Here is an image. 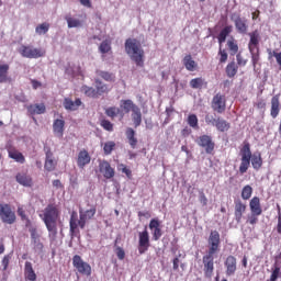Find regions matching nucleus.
I'll return each instance as SVG.
<instances>
[{
	"mask_svg": "<svg viewBox=\"0 0 281 281\" xmlns=\"http://www.w3.org/2000/svg\"><path fill=\"white\" fill-rule=\"evenodd\" d=\"M239 155L241 157V162L239 165L240 175H245V172L249 170V166H252L254 170H260V168H262V154H251V145L248 142L244 143Z\"/></svg>",
	"mask_w": 281,
	"mask_h": 281,
	"instance_id": "nucleus-1",
	"label": "nucleus"
},
{
	"mask_svg": "<svg viewBox=\"0 0 281 281\" xmlns=\"http://www.w3.org/2000/svg\"><path fill=\"white\" fill-rule=\"evenodd\" d=\"M95 206H92L90 210H87L86 212H82V210H80L79 220L78 213L76 211L71 212L69 220V234L71 238H78V236H80V229H85V227H87V221H91V218L95 216Z\"/></svg>",
	"mask_w": 281,
	"mask_h": 281,
	"instance_id": "nucleus-2",
	"label": "nucleus"
},
{
	"mask_svg": "<svg viewBox=\"0 0 281 281\" xmlns=\"http://www.w3.org/2000/svg\"><path fill=\"white\" fill-rule=\"evenodd\" d=\"M40 218L46 225L50 238L58 236V221L60 220V210L56 204H48L40 214Z\"/></svg>",
	"mask_w": 281,
	"mask_h": 281,
	"instance_id": "nucleus-3",
	"label": "nucleus"
},
{
	"mask_svg": "<svg viewBox=\"0 0 281 281\" xmlns=\"http://www.w3.org/2000/svg\"><path fill=\"white\" fill-rule=\"evenodd\" d=\"M125 52L137 67H144L145 53L139 40L127 38L125 41Z\"/></svg>",
	"mask_w": 281,
	"mask_h": 281,
	"instance_id": "nucleus-4",
	"label": "nucleus"
},
{
	"mask_svg": "<svg viewBox=\"0 0 281 281\" xmlns=\"http://www.w3.org/2000/svg\"><path fill=\"white\" fill-rule=\"evenodd\" d=\"M0 221L4 225H14L16 223V213L12 210V206L8 203H0Z\"/></svg>",
	"mask_w": 281,
	"mask_h": 281,
	"instance_id": "nucleus-5",
	"label": "nucleus"
},
{
	"mask_svg": "<svg viewBox=\"0 0 281 281\" xmlns=\"http://www.w3.org/2000/svg\"><path fill=\"white\" fill-rule=\"evenodd\" d=\"M72 267L78 271V273H80V276H86L87 278L91 277V265L82 260L80 255H75L72 257Z\"/></svg>",
	"mask_w": 281,
	"mask_h": 281,
	"instance_id": "nucleus-6",
	"label": "nucleus"
},
{
	"mask_svg": "<svg viewBox=\"0 0 281 281\" xmlns=\"http://www.w3.org/2000/svg\"><path fill=\"white\" fill-rule=\"evenodd\" d=\"M221 251V233L218 231H211L207 238V251L209 254H218Z\"/></svg>",
	"mask_w": 281,
	"mask_h": 281,
	"instance_id": "nucleus-7",
	"label": "nucleus"
},
{
	"mask_svg": "<svg viewBox=\"0 0 281 281\" xmlns=\"http://www.w3.org/2000/svg\"><path fill=\"white\" fill-rule=\"evenodd\" d=\"M211 109L215 113L223 114L227 109V98L225 94L216 93L211 101Z\"/></svg>",
	"mask_w": 281,
	"mask_h": 281,
	"instance_id": "nucleus-8",
	"label": "nucleus"
},
{
	"mask_svg": "<svg viewBox=\"0 0 281 281\" xmlns=\"http://www.w3.org/2000/svg\"><path fill=\"white\" fill-rule=\"evenodd\" d=\"M216 254L214 252H206L202 257V263H203V272L205 278H212L214 276V257Z\"/></svg>",
	"mask_w": 281,
	"mask_h": 281,
	"instance_id": "nucleus-9",
	"label": "nucleus"
},
{
	"mask_svg": "<svg viewBox=\"0 0 281 281\" xmlns=\"http://www.w3.org/2000/svg\"><path fill=\"white\" fill-rule=\"evenodd\" d=\"M19 53L23 58H43V56H45V49L34 48L26 45H22Z\"/></svg>",
	"mask_w": 281,
	"mask_h": 281,
	"instance_id": "nucleus-10",
	"label": "nucleus"
},
{
	"mask_svg": "<svg viewBox=\"0 0 281 281\" xmlns=\"http://www.w3.org/2000/svg\"><path fill=\"white\" fill-rule=\"evenodd\" d=\"M196 144H198V146H200V148H204L206 155H212V153H214V148L216 146L214 140H212V136H210L207 134H204V135H201L200 137H198Z\"/></svg>",
	"mask_w": 281,
	"mask_h": 281,
	"instance_id": "nucleus-11",
	"label": "nucleus"
},
{
	"mask_svg": "<svg viewBox=\"0 0 281 281\" xmlns=\"http://www.w3.org/2000/svg\"><path fill=\"white\" fill-rule=\"evenodd\" d=\"M138 254H146L148 247H150V237L148 231L145 229L138 234Z\"/></svg>",
	"mask_w": 281,
	"mask_h": 281,
	"instance_id": "nucleus-12",
	"label": "nucleus"
},
{
	"mask_svg": "<svg viewBox=\"0 0 281 281\" xmlns=\"http://www.w3.org/2000/svg\"><path fill=\"white\" fill-rule=\"evenodd\" d=\"M45 150V164L44 168L47 170V172H54L56 170V160H54V153H52V148L49 147H44Z\"/></svg>",
	"mask_w": 281,
	"mask_h": 281,
	"instance_id": "nucleus-13",
	"label": "nucleus"
},
{
	"mask_svg": "<svg viewBox=\"0 0 281 281\" xmlns=\"http://www.w3.org/2000/svg\"><path fill=\"white\" fill-rule=\"evenodd\" d=\"M91 164V155H89V151L87 149H81L77 155V166L81 170H85L86 166H89Z\"/></svg>",
	"mask_w": 281,
	"mask_h": 281,
	"instance_id": "nucleus-14",
	"label": "nucleus"
},
{
	"mask_svg": "<svg viewBox=\"0 0 281 281\" xmlns=\"http://www.w3.org/2000/svg\"><path fill=\"white\" fill-rule=\"evenodd\" d=\"M249 36V43H248V49L249 52L259 50L260 49V33L258 30H255L250 33H248Z\"/></svg>",
	"mask_w": 281,
	"mask_h": 281,
	"instance_id": "nucleus-15",
	"label": "nucleus"
},
{
	"mask_svg": "<svg viewBox=\"0 0 281 281\" xmlns=\"http://www.w3.org/2000/svg\"><path fill=\"white\" fill-rule=\"evenodd\" d=\"M224 267L226 269V276L229 278L232 276H234L236 273L237 270V261H236V257L229 255L228 257H226L225 261H224Z\"/></svg>",
	"mask_w": 281,
	"mask_h": 281,
	"instance_id": "nucleus-16",
	"label": "nucleus"
},
{
	"mask_svg": "<svg viewBox=\"0 0 281 281\" xmlns=\"http://www.w3.org/2000/svg\"><path fill=\"white\" fill-rule=\"evenodd\" d=\"M99 170L103 175L104 179H113V177H115V169L111 167V164L106 160L99 164Z\"/></svg>",
	"mask_w": 281,
	"mask_h": 281,
	"instance_id": "nucleus-17",
	"label": "nucleus"
},
{
	"mask_svg": "<svg viewBox=\"0 0 281 281\" xmlns=\"http://www.w3.org/2000/svg\"><path fill=\"white\" fill-rule=\"evenodd\" d=\"M15 180L20 183V186H23L24 188H32L34 186V180L27 172L22 171L16 173Z\"/></svg>",
	"mask_w": 281,
	"mask_h": 281,
	"instance_id": "nucleus-18",
	"label": "nucleus"
},
{
	"mask_svg": "<svg viewBox=\"0 0 281 281\" xmlns=\"http://www.w3.org/2000/svg\"><path fill=\"white\" fill-rule=\"evenodd\" d=\"M53 133L55 137H58V139H63L65 135V120L56 119L53 122Z\"/></svg>",
	"mask_w": 281,
	"mask_h": 281,
	"instance_id": "nucleus-19",
	"label": "nucleus"
},
{
	"mask_svg": "<svg viewBox=\"0 0 281 281\" xmlns=\"http://www.w3.org/2000/svg\"><path fill=\"white\" fill-rule=\"evenodd\" d=\"M247 212V204L243 203L240 200L235 201V221L236 223H240L243 221V214Z\"/></svg>",
	"mask_w": 281,
	"mask_h": 281,
	"instance_id": "nucleus-20",
	"label": "nucleus"
},
{
	"mask_svg": "<svg viewBox=\"0 0 281 281\" xmlns=\"http://www.w3.org/2000/svg\"><path fill=\"white\" fill-rule=\"evenodd\" d=\"M281 104H280V94H276L271 98V109L270 115L273 120L280 115Z\"/></svg>",
	"mask_w": 281,
	"mask_h": 281,
	"instance_id": "nucleus-21",
	"label": "nucleus"
},
{
	"mask_svg": "<svg viewBox=\"0 0 281 281\" xmlns=\"http://www.w3.org/2000/svg\"><path fill=\"white\" fill-rule=\"evenodd\" d=\"M249 207H250L251 214L262 215V205L260 204V198L254 196L249 201Z\"/></svg>",
	"mask_w": 281,
	"mask_h": 281,
	"instance_id": "nucleus-22",
	"label": "nucleus"
},
{
	"mask_svg": "<svg viewBox=\"0 0 281 281\" xmlns=\"http://www.w3.org/2000/svg\"><path fill=\"white\" fill-rule=\"evenodd\" d=\"M235 27L239 34H247L248 25L247 20L245 18H240V15H237L234 20Z\"/></svg>",
	"mask_w": 281,
	"mask_h": 281,
	"instance_id": "nucleus-23",
	"label": "nucleus"
},
{
	"mask_svg": "<svg viewBox=\"0 0 281 281\" xmlns=\"http://www.w3.org/2000/svg\"><path fill=\"white\" fill-rule=\"evenodd\" d=\"M63 104L66 111H78V108L82 104V101L80 99H76L74 101L69 98H65Z\"/></svg>",
	"mask_w": 281,
	"mask_h": 281,
	"instance_id": "nucleus-24",
	"label": "nucleus"
},
{
	"mask_svg": "<svg viewBox=\"0 0 281 281\" xmlns=\"http://www.w3.org/2000/svg\"><path fill=\"white\" fill-rule=\"evenodd\" d=\"M105 115L112 120L119 115L120 120H124V110L116 106H110L105 109Z\"/></svg>",
	"mask_w": 281,
	"mask_h": 281,
	"instance_id": "nucleus-25",
	"label": "nucleus"
},
{
	"mask_svg": "<svg viewBox=\"0 0 281 281\" xmlns=\"http://www.w3.org/2000/svg\"><path fill=\"white\" fill-rule=\"evenodd\" d=\"M216 131L218 133H227L232 128V124L227 122L225 119L218 116L217 117V123L215 124Z\"/></svg>",
	"mask_w": 281,
	"mask_h": 281,
	"instance_id": "nucleus-26",
	"label": "nucleus"
},
{
	"mask_svg": "<svg viewBox=\"0 0 281 281\" xmlns=\"http://www.w3.org/2000/svg\"><path fill=\"white\" fill-rule=\"evenodd\" d=\"M24 276L25 279L29 281H36V272L34 271L32 262L30 261H26L24 265Z\"/></svg>",
	"mask_w": 281,
	"mask_h": 281,
	"instance_id": "nucleus-27",
	"label": "nucleus"
},
{
	"mask_svg": "<svg viewBox=\"0 0 281 281\" xmlns=\"http://www.w3.org/2000/svg\"><path fill=\"white\" fill-rule=\"evenodd\" d=\"M27 111L31 115H43L45 113L46 108L45 104H31L27 106Z\"/></svg>",
	"mask_w": 281,
	"mask_h": 281,
	"instance_id": "nucleus-28",
	"label": "nucleus"
},
{
	"mask_svg": "<svg viewBox=\"0 0 281 281\" xmlns=\"http://www.w3.org/2000/svg\"><path fill=\"white\" fill-rule=\"evenodd\" d=\"M121 109H123L125 113H131V111L133 113L135 109H139V106L133 103V100L127 99V100H121Z\"/></svg>",
	"mask_w": 281,
	"mask_h": 281,
	"instance_id": "nucleus-29",
	"label": "nucleus"
},
{
	"mask_svg": "<svg viewBox=\"0 0 281 281\" xmlns=\"http://www.w3.org/2000/svg\"><path fill=\"white\" fill-rule=\"evenodd\" d=\"M125 135L127 137L131 148H137V137H135V130H133L132 127H127L125 131Z\"/></svg>",
	"mask_w": 281,
	"mask_h": 281,
	"instance_id": "nucleus-30",
	"label": "nucleus"
},
{
	"mask_svg": "<svg viewBox=\"0 0 281 281\" xmlns=\"http://www.w3.org/2000/svg\"><path fill=\"white\" fill-rule=\"evenodd\" d=\"M10 159H14L18 164H23L25 161V156L14 148L8 149Z\"/></svg>",
	"mask_w": 281,
	"mask_h": 281,
	"instance_id": "nucleus-31",
	"label": "nucleus"
},
{
	"mask_svg": "<svg viewBox=\"0 0 281 281\" xmlns=\"http://www.w3.org/2000/svg\"><path fill=\"white\" fill-rule=\"evenodd\" d=\"M225 72L227 78H234L236 74H238V65L236 64V61L233 60L228 63L225 68Z\"/></svg>",
	"mask_w": 281,
	"mask_h": 281,
	"instance_id": "nucleus-32",
	"label": "nucleus"
},
{
	"mask_svg": "<svg viewBox=\"0 0 281 281\" xmlns=\"http://www.w3.org/2000/svg\"><path fill=\"white\" fill-rule=\"evenodd\" d=\"M232 30H234V27L232 25H227L220 32V34L217 36L220 45H223V43H225V41H227V36H229V34H232Z\"/></svg>",
	"mask_w": 281,
	"mask_h": 281,
	"instance_id": "nucleus-33",
	"label": "nucleus"
},
{
	"mask_svg": "<svg viewBox=\"0 0 281 281\" xmlns=\"http://www.w3.org/2000/svg\"><path fill=\"white\" fill-rule=\"evenodd\" d=\"M182 63L187 71H194L196 69V61L192 59V55H186Z\"/></svg>",
	"mask_w": 281,
	"mask_h": 281,
	"instance_id": "nucleus-34",
	"label": "nucleus"
},
{
	"mask_svg": "<svg viewBox=\"0 0 281 281\" xmlns=\"http://www.w3.org/2000/svg\"><path fill=\"white\" fill-rule=\"evenodd\" d=\"M10 71V65L8 64H0V85L3 82H8V74Z\"/></svg>",
	"mask_w": 281,
	"mask_h": 281,
	"instance_id": "nucleus-35",
	"label": "nucleus"
},
{
	"mask_svg": "<svg viewBox=\"0 0 281 281\" xmlns=\"http://www.w3.org/2000/svg\"><path fill=\"white\" fill-rule=\"evenodd\" d=\"M95 89H97V94L99 95H104V93H106L109 90V86L104 82H102V80L100 79H95Z\"/></svg>",
	"mask_w": 281,
	"mask_h": 281,
	"instance_id": "nucleus-36",
	"label": "nucleus"
},
{
	"mask_svg": "<svg viewBox=\"0 0 281 281\" xmlns=\"http://www.w3.org/2000/svg\"><path fill=\"white\" fill-rule=\"evenodd\" d=\"M65 21H67V25L69 29L72 27H82V20L72 18L71 15H66Z\"/></svg>",
	"mask_w": 281,
	"mask_h": 281,
	"instance_id": "nucleus-37",
	"label": "nucleus"
},
{
	"mask_svg": "<svg viewBox=\"0 0 281 281\" xmlns=\"http://www.w3.org/2000/svg\"><path fill=\"white\" fill-rule=\"evenodd\" d=\"M97 76L105 80V82H115V75L113 72L97 70Z\"/></svg>",
	"mask_w": 281,
	"mask_h": 281,
	"instance_id": "nucleus-38",
	"label": "nucleus"
},
{
	"mask_svg": "<svg viewBox=\"0 0 281 281\" xmlns=\"http://www.w3.org/2000/svg\"><path fill=\"white\" fill-rule=\"evenodd\" d=\"M132 120L134 122L135 128L142 125V110H139V108H135L134 112L132 113Z\"/></svg>",
	"mask_w": 281,
	"mask_h": 281,
	"instance_id": "nucleus-39",
	"label": "nucleus"
},
{
	"mask_svg": "<svg viewBox=\"0 0 281 281\" xmlns=\"http://www.w3.org/2000/svg\"><path fill=\"white\" fill-rule=\"evenodd\" d=\"M254 194V188H251V186L246 184L243 189H241V199L244 201H249L251 199V195Z\"/></svg>",
	"mask_w": 281,
	"mask_h": 281,
	"instance_id": "nucleus-40",
	"label": "nucleus"
},
{
	"mask_svg": "<svg viewBox=\"0 0 281 281\" xmlns=\"http://www.w3.org/2000/svg\"><path fill=\"white\" fill-rule=\"evenodd\" d=\"M81 91L87 95L88 98H99L98 91L93 87L83 86L81 88Z\"/></svg>",
	"mask_w": 281,
	"mask_h": 281,
	"instance_id": "nucleus-41",
	"label": "nucleus"
},
{
	"mask_svg": "<svg viewBox=\"0 0 281 281\" xmlns=\"http://www.w3.org/2000/svg\"><path fill=\"white\" fill-rule=\"evenodd\" d=\"M187 122L191 128L199 131V117H196V114H190L187 119Z\"/></svg>",
	"mask_w": 281,
	"mask_h": 281,
	"instance_id": "nucleus-42",
	"label": "nucleus"
},
{
	"mask_svg": "<svg viewBox=\"0 0 281 281\" xmlns=\"http://www.w3.org/2000/svg\"><path fill=\"white\" fill-rule=\"evenodd\" d=\"M203 85H205V80L201 77L190 80L191 89H202Z\"/></svg>",
	"mask_w": 281,
	"mask_h": 281,
	"instance_id": "nucleus-43",
	"label": "nucleus"
},
{
	"mask_svg": "<svg viewBox=\"0 0 281 281\" xmlns=\"http://www.w3.org/2000/svg\"><path fill=\"white\" fill-rule=\"evenodd\" d=\"M227 47L231 52V56H236V54H238V44L234 38L227 41Z\"/></svg>",
	"mask_w": 281,
	"mask_h": 281,
	"instance_id": "nucleus-44",
	"label": "nucleus"
},
{
	"mask_svg": "<svg viewBox=\"0 0 281 281\" xmlns=\"http://www.w3.org/2000/svg\"><path fill=\"white\" fill-rule=\"evenodd\" d=\"M18 216H20L21 221H26V227L32 225L30 217H27V214H25V207L18 206Z\"/></svg>",
	"mask_w": 281,
	"mask_h": 281,
	"instance_id": "nucleus-45",
	"label": "nucleus"
},
{
	"mask_svg": "<svg viewBox=\"0 0 281 281\" xmlns=\"http://www.w3.org/2000/svg\"><path fill=\"white\" fill-rule=\"evenodd\" d=\"M35 32L40 36H42V34H47V32H49V23L44 22V23L37 25L35 29Z\"/></svg>",
	"mask_w": 281,
	"mask_h": 281,
	"instance_id": "nucleus-46",
	"label": "nucleus"
},
{
	"mask_svg": "<svg viewBox=\"0 0 281 281\" xmlns=\"http://www.w3.org/2000/svg\"><path fill=\"white\" fill-rule=\"evenodd\" d=\"M115 150V142L109 140L103 145L104 155H111Z\"/></svg>",
	"mask_w": 281,
	"mask_h": 281,
	"instance_id": "nucleus-47",
	"label": "nucleus"
},
{
	"mask_svg": "<svg viewBox=\"0 0 281 281\" xmlns=\"http://www.w3.org/2000/svg\"><path fill=\"white\" fill-rule=\"evenodd\" d=\"M101 54H109L111 52V42L109 40L103 41L99 46Z\"/></svg>",
	"mask_w": 281,
	"mask_h": 281,
	"instance_id": "nucleus-48",
	"label": "nucleus"
},
{
	"mask_svg": "<svg viewBox=\"0 0 281 281\" xmlns=\"http://www.w3.org/2000/svg\"><path fill=\"white\" fill-rule=\"evenodd\" d=\"M250 56H251V63L254 69H256V66L258 63H260V49L259 50H249Z\"/></svg>",
	"mask_w": 281,
	"mask_h": 281,
	"instance_id": "nucleus-49",
	"label": "nucleus"
},
{
	"mask_svg": "<svg viewBox=\"0 0 281 281\" xmlns=\"http://www.w3.org/2000/svg\"><path fill=\"white\" fill-rule=\"evenodd\" d=\"M117 170L123 172V175H126L127 179H131V177H133V171H131V169H128V167H126V165L124 164H120L117 166Z\"/></svg>",
	"mask_w": 281,
	"mask_h": 281,
	"instance_id": "nucleus-50",
	"label": "nucleus"
},
{
	"mask_svg": "<svg viewBox=\"0 0 281 281\" xmlns=\"http://www.w3.org/2000/svg\"><path fill=\"white\" fill-rule=\"evenodd\" d=\"M269 58H276L280 69H281V53H277L276 50L271 52V49L268 50Z\"/></svg>",
	"mask_w": 281,
	"mask_h": 281,
	"instance_id": "nucleus-51",
	"label": "nucleus"
},
{
	"mask_svg": "<svg viewBox=\"0 0 281 281\" xmlns=\"http://www.w3.org/2000/svg\"><path fill=\"white\" fill-rule=\"evenodd\" d=\"M115 254L119 260H124L126 258V252L124 251V248L120 246L115 247Z\"/></svg>",
	"mask_w": 281,
	"mask_h": 281,
	"instance_id": "nucleus-52",
	"label": "nucleus"
},
{
	"mask_svg": "<svg viewBox=\"0 0 281 281\" xmlns=\"http://www.w3.org/2000/svg\"><path fill=\"white\" fill-rule=\"evenodd\" d=\"M278 278H280V267H276L272 270L270 279H268L267 281H278Z\"/></svg>",
	"mask_w": 281,
	"mask_h": 281,
	"instance_id": "nucleus-53",
	"label": "nucleus"
},
{
	"mask_svg": "<svg viewBox=\"0 0 281 281\" xmlns=\"http://www.w3.org/2000/svg\"><path fill=\"white\" fill-rule=\"evenodd\" d=\"M101 126L102 128H104V131H109V132L113 131V123H111V121L109 120L101 121Z\"/></svg>",
	"mask_w": 281,
	"mask_h": 281,
	"instance_id": "nucleus-54",
	"label": "nucleus"
},
{
	"mask_svg": "<svg viewBox=\"0 0 281 281\" xmlns=\"http://www.w3.org/2000/svg\"><path fill=\"white\" fill-rule=\"evenodd\" d=\"M205 122L209 126H216L217 119H215L214 115L206 114Z\"/></svg>",
	"mask_w": 281,
	"mask_h": 281,
	"instance_id": "nucleus-55",
	"label": "nucleus"
},
{
	"mask_svg": "<svg viewBox=\"0 0 281 281\" xmlns=\"http://www.w3.org/2000/svg\"><path fill=\"white\" fill-rule=\"evenodd\" d=\"M218 56H220L221 64L227 63L228 56H227V52L225 49L220 48Z\"/></svg>",
	"mask_w": 281,
	"mask_h": 281,
	"instance_id": "nucleus-56",
	"label": "nucleus"
},
{
	"mask_svg": "<svg viewBox=\"0 0 281 281\" xmlns=\"http://www.w3.org/2000/svg\"><path fill=\"white\" fill-rule=\"evenodd\" d=\"M159 227H161V223L159 222L158 218L150 220L149 229H158Z\"/></svg>",
	"mask_w": 281,
	"mask_h": 281,
	"instance_id": "nucleus-57",
	"label": "nucleus"
},
{
	"mask_svg": "<svg viewBox=\"0 0 281 281\" xmlns=\"http://www.w3.org/2000/svg\"><path fill=\"white\" fill-rule=\"evenodd\" d=\"M237 67H245L247 65V59L243 58V55L239 53L236 55Z\"/></svg>",
	"mask_w": 281,
	"mask_h": 281,
	"instance_id": "nucleus-58",
	"label": "nucleus"
},
{
	"mask_svg": "<svg viewBox=\"0 0 281 281\" xmlns=\"http://www.w3.org/2000/svg\"><path fill=\"white\" fill-rule=\"evenodd\" d=\"M30 234H31V239H32V243L34 240H40L41 239V236H38V232L36 231L35 227H32L29 229Z\"/></svg>",
	"mask_w": 281,
	"mask_h": 281,
	"instance_id": "nucleus-59",
	"label": "nucleus"
},
{
	"mask_svg": "<svg viewBox=\"0 0 281 281\" xmlns=\"http://www.w3.org/2000/svg\"><path fill=\"white\" fill-rule=\"evenodd\" d=\"M43 243H41V239L33 240V249L34 251H43Z\"/></svg>",
	"mask_w": 281,
	"mask_h": 281,
	"instance_id": "nucleus-60",
	"label": "nucleus"
},
{
	"mask_svg": "<svg viewBox=\"0 0 281 281\" xmlns=\"http://www.w3.org/2000/svg\"><path fill=\"white\" fill-rule=\"evenodd\" d=\"M11 256L10 255H5L2 259V266H3V271L8 270V267L10 266V260H11Z\"/></svg>",
	"mask_w": 281,
	"mask_h": 281,
	"instance_id": "nucleus-61",
	"label": "nucleus"
},
{
	"mask_svg": "<svg viewBox=\"0 0 281 281\" xmlns=\"http://www.w3.org/2000/svg\"><path fill=\"white\" fill-rule=\"evenodd\" d=\"M258 216L260 215L251 213V215L247 220V223H249V225H256V223H258Z\"/></svg>",
	"mask_w": 281,
	"mask_h": 281,
	"instance_id": "nucleus-62",
	"label": "nucleus"
},
{
	"mask_svg": "<svg viewBox=\"0 0 281 281\" xmlns=\"http://www.w3.org/2000/svg\"><path fill=\"white\" fill-rule=\"evenodd\" d=\"M199 201L201 205L203 206L207 205V196H205V193L203 191H200Z\"/></svg>",
	"mask_w": 281,
	"mask_h": 281,
	"instance_id": "nucleus-63",
	"label": "nucleus"
},
{
	"mask_svg": "<svg viewBox=\"0 0 281 281\" xmlns=\"http://www.w3.org/2000/svg\"><path fill=\"white\" fill-rule=\"evenodd\" d=\"M153 238L155 240H159V238H161V227L154 228Z\"/></svg>",
	"mask_w": 281,
	"mask_h": 281,
	"instance_id": "nucleus-64",
	"label": "nucleus"
}]
</instances>
